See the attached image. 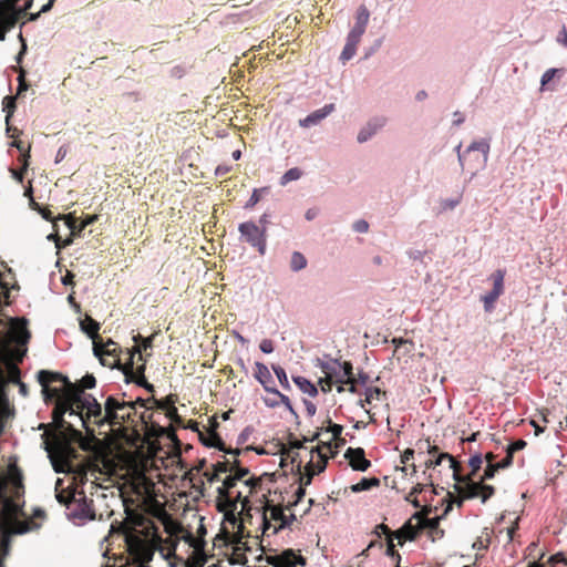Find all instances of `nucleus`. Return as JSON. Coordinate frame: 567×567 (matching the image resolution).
Returning a JSON list of instances; mask_svg holds the SVG:
<instances>
[{
    "instance_id": "f257e3e1",
    "label": "nucleus",
    "mask_w": 567,
    "mask_h": 567,
    "mask_svg": "<svg viewBox=\"0 0 567 567\" xmlns=\"http://www.w3.org/2000/svg\"><path fill=\"white\" fill-rule=\"evenodd\" d=\"M106 423L111 426H122L124 424L136 426L141 423L145 430L151 431L153 434L164 433V427L159 426L154 421V412L143 411L137 413L140 402L126 401L125 393L114 396L110 395L104 402Z\"/></svg>"
},
{
    "instance_id": "f03ea898",
    "label": "nucleus",
    "mask_w": 567,
    "mask_h": 567,
    "mask_svg": "<svg viewBox=\"0 0 567 567\" xmlns=\"http://www.w3.org/2000/svg\"><path fill=\"white\" fill-rule=\"evenodd\" d=\"M8 480L4 475L0 474V503L2 504L0 511V518L3 524L12 534H25L28 532L38 530L41 524L37 522L38 518L44 519L45 512L37 508L32 517L19 519V515H23L22 508L7 496Z\"/></svg>"
},
{
    "instance_id": "7ed1b4c3",
    "label": "nucleus",
    "mask_w": 567,
    "mask_h": 567,
    "mask_svg": "<svg viewBox=\"0 0 567 567\" xmlns=\"http://www.w3.org/2000/svg\"><path fill=\"white\" fill-rule=\"evenodd\" d=\"M75 386L76 384H70L69 388H56L48 384L47 388H42V393L47 403L54 401L52 419L56 427L59 430L66 429L72 431L75 435H81L79 431L74 430L72 425L68 424L64 420V414L69 413L70 409H72V401L76 398L74 392Z\"/></svg>"
},
{
    "instance_id": "20e7f679",
    "label": "nucleus",
    "mask_w": 567,
    "mask_h": 567,
    "mask_svg": "<svg viewBox=\"0 0 567 567\" xmlns=\"http://www.w3.org/2000/svg\"><path fill=\"white\" fill-rule=\"evenodd\" d=\"M237 482L238 481L230 473V475L224 480L221 486L217 488V508L219 512L225 514V519L230 523L236 522L235 513L237 509V503L240 502L244 509L249 504L248 497L243 496L241 492H238L235 497H231L230 491L236 486Z\"/></svg>"
},
{
    "instance_id": "39448f33",
    "label": "nucleus",
    "mask_w": 567,
    "mask_h": 567,
    "mask_svg": "<svg viewBox=\"0 0 567 567\" xmlns=\"http://www.w3.org/2000/svg\"><path fill=\"white\" fill-rule=\"evenodd\" d=\"M370 18V12L365 6H360L357 10L355 22L352 27L351 31L348 34L347 43L340 54V60L346 63L357 52V47L361 41V37L365 32L368 22Z\"/></svg>"
},
{
    "instance_id": "423d86ee",
    "label": "nucleus",
    "mask_w": 567,
    "mask_h": 567,
    "mask_svg": "<svg viewBox=\"0 0 567 567\" xmlns=\"http://www.w3.org/2000/svg\"><path fill=\"white\" fill-rule=\"evenodd\" d=\"M455 489L461 495L455 501L458 507L463 505L464 498L481 497L482 503H486L495 493L494 486L484 484L482 481L475 482L471 475H465L461 483L455 485Z\"/></svg>"
},
{
    "instance_id": "0eeeda50",
    "label": "nucleus",
    "mask_w": 567,
    "mask_h": 567,
    "mask_svg": "<svg viewBox=\"0 0 567 567\" xmlns=\"http://www.w3.org/2000/svg\"><path fill=\"white\" fill-rule=\"evenodd\" d=\"M127 360L121 367V371L127 383L142 384L146 383L145 378V360L141 353L140 346H135L126 351Z\"/></svg>"
},
{
    "instance_id": "6e6552de",
    "label": "nucleus",
    "mask_w": 567,
    "mask_h": 567,
    "mask_svg": "<svg viewBox=\"0 0 567 567\" xmlns=\"http://www.w3.org/2000/svg\"><path fill=\"white\" fill-rule=\"evenodd\" d=\"M112 532H120L125 536V544L128 553L140 559L150 555V549L145 538L140 536L133 528L124 522H115L111 525Z\"/></svg>"
},
{
    "instance_id": "1a4fd4ad",
    "label": "nucleus",
    "mask_w": 567,
    "mask_h": 567,
    "mask_svg": "<svg viewBox=\"0 0 567 567\" xmlns=\"http://www.w3.org/2000/svg\"><path fill=\"white\" fill-rule=\"evenodd\" d=\"M59 219H63L68 228L70 229L71 234L70 237L65 240L61 241V238L58 234L50 235L49 239H54L56 248H64L73 243L74 237H80L81 233L90 225L97 221L99 216L97 215H87L84 219L81 221L78 220V218L74 216L73 213H69L66 215H59Z\"/></svg>"
},
{
    "instance_id": "9d476101",
    "label": "nucleus",
    "mask_w": 567,
    "mask_h": 567,
    "mask_svg": "<svg viewBox=\"0 0 567 567\" xmlns=\"http://www.w3.org/2000/svg\"><path fill=\"white\" fill-rule=\"evenodd\" d=\"M241 241L248 244L264 256L267 249V229L266 226H258L255 221H245L239 224Z\"/></svg>"
},
{
    "instance_id": "9b49d317",
    "label": "nucleus",
    "mask_w": 567,
    "mask_h": 567,
    "mask_svg": "<svg viewBox=\"0 0 567 567\" xmlns=\"http://www.w3.org/2000/svg\"><path fill=\"white\" fill-rule=\"evenodd\" d=\"M331 450V442L322 443V445H318L316 449L310 451L311 458L305 466V475L301 476V482L305 485H309L316 474H319L326 470L328 457L327 454L322 450Z\"/></svg>"
},
{
    "instance_id": "f8f14e48",
    "label": "nucleus",
    "mask_w": 567,
    "mask_h": 567,
    "mask_svg": "<svg viewBox=\"0 0 567 567\" xmlns=\"http://www.w3.org/2000/svg\"><path fill=\"white\" fill-rule=\"evenodd\" d=\"M93 352L94 355L99 358L101 364L104 367L121 369L123 365L120 359L122 349L111 339H109L105 343L102 341V339L100 341H95Z\"/></svg>"
},
{
    "instance_id": "ddd939ff",
    "label": "nucleus",
    "mask_w": 567,
    "mask_h": 567,
    "mask_svg": "<svg viewBox=\"0 0 567 567\" xmlns=\"http://www.w3.org/2000/svg\"><path fill=\"white\" fill-rule=\"evenodd\" d=\"M20 0H0V41H4L7 32L16 27L22 10L17 7Z\"/></svg>"
},
{
    "instance_id": "4468645a",
    "label": "nucleus",
    "mask_w": 567,
    "mask_h": 567,
    "mask_svg": "<svg viewBox=\"0 0 567 567\" xmlns=\"http://www.w3.org/2000/svg\"><path fill=\"white\" fill-rule=\"evenodd\" d=\"M257 559L259 561L265 560L272 567H296L298 565L303 567L307 565V559L301 554H299V551H296L291 548L285 549L280 554L276 555H260Z\"/></svg>"
},
{
    "instance_id": "2eb2a0df",
    "label": "nucleus",
    "mask_w": 567,
    "mask_h": 567,
    "mask_svg": "<svg viewBox=\"0 0 567 567\" xmlns=\"http://www.w3.org/2000/svg\"><path fill=\"white\" fill-rule=\"evenodd\" d=\"M255 378L262 385V388L265 389L266 392L277 395L280 399V401L282 402V404L292 414H296V412L291 405L290 399L286 394L278 391L276 388L271 386V384H274V379H272V375L266 364H264L261 362L255 363Z\"/></svg>"
},
{
    "instance_id": "dca6fc26",
    "label": "nucleus",
    "mask_w": 567,
    "mask_h": 567,
    "mask_svg": "<svg viewBox=\"0 0 567 567\" xmlns=\"http://www.w3.org/2000/svg\"><path fill=\"white\" fill-rule=\"evenodd\" d=\"M269 518L278 523V526L274 527L272 534H276L278 533V530L289 527L292 524V522L296 520V516L293 514H290L289 516L285 515L281 506L267 505L262 514L264 534L271 527Z\"/></svg>"
},
{
    "instance_id": "f3484780",
    "label": "nucleus",
    "mask_w": 567,
    "mask_h": 567,
    "mask_svg": "<svg viewBox=\"0 0 567 567\" xmlns=\"http://www.w3.org/2000/svg\"><path fill=\"white\" fill-rule=\"evenodd\" d=\"M505 274L506 271L504 269H497L491 275L493 289L482 297L484 309L487 312L493 310L495 302L504 293Z\"/></svg>"
},
{
    "instance_id": "a211bd4d",
    "label": "nucleus",
    "mask_w": 567,
    "mask_h": 567,
    "mask_svg": "<svg viewBox=\"0 0 567 567\" xmlns=\"http://www.w3.org/2000/svg\"><path fill=\"white\" fill-rule=\"evenodd\" d=\"M217 426L218 423L216 422V420H214L210 427L206 429L205 432H199L200 442L208 447H216L219 451H223L227 454H234L235 456H238L241 451L227 449L226 444L224 443L219 434L216 432Z\"/></svg>"
},
{
    "instance_id": "6ab92c4d",
    "label": "nucleus",
    "mask_w": 567,
    "mask_h": 567,
    "mask_svg": "<svg viewBox=\"0 0 567 567\" xmlns=\"http://www.w3.org/2000/svg\"><path fill=\"white\" fill-rule=\"evenodd\" d=\"M27 323L28 321L24 318H14L10 320L8 332L10 341L19 346H25L29 342L31 334L27 329Z\"/></svg>"
},
{
    "instance_id": "aec40b11",
    "label": "nucleus",
    "mask_w": 567,
    "mask_h": 567,
    "mask_svg": "<svg viewBox=\"0 0 567 567\" xmlns=\"http://www.w3.org/2000/svg\"><path fill=\"white\" fill-rule=\"evenodd\" d=\"M73 503L76 505L73 515L80 519L93 520L95 513L93 508V501L87 499L84 492H78Z\"/></svg>"
},
{
    "instance_id": "412c9836",
    "label": "nucleus",
    "mask_w": 567,
    "mask_h": 567,
    "mask_svg": "<svg viewBox=\"0 0 567 567\" xmlns=\"http://www.w3.org/2000/svg\"><path fill=\"white\" fill-rule=\"evenodd\" d=\"M344 457L354 471L365 472L371 466V462L365 457L362 447H349L344 453Z\"/></svg>"
},
{
    "instance_id": "4be33fe9",
    "label": "nucleus",
    "mask_w": 567,
    "mask_h": 567,
    "mask_svg": "<svg viewBox=\"0 0 567 567\" xmlns=\"http://www.w3.org/2000/svg\"><path fill=\"white\" fill-rule=\"evenodd\" d=\"M74 392L76 398L74 401H72V409L69 411L70 415L82 413L85 410L93 408V404H100L92 394L82 393V389H80L78 385L75 386Z\"/></svg>"
},
{
    "instance_id": "5701e85b",
    "label": "nucleus",
    "mask_w": 567,
    "mask_h": 567,
    "mask_svg": "<svg viewBox=\"0 0 567 567\" xmlns=\"http://www.w3.org/2000/svg\"><path fill=\"white\" fill-rule=\"evenodd\" d=\"M176 401H177V395H175V394H169L164 400H157L154 396H151L148 399L137 398V402H140V406L144 408L145 411H147V412L150 410H154V409L162 410V411L166 412L168 406L171 408V406L175 405Z\"/></svg>"
},
{
    "instance_id": "b1692460",
    "label": "nucleus",
    "mask_w": 567,
    "mask_h": 567,
    "mask_svg": "<svg viewBox=\"0 0 567 567\" xmlns=\"http://www.w3.org/2000/svg\"><path fill=\"white\" fill-rule=\"evenodd\" d=\"M75 415L80 417V421H81L83 427L86 429V431H89L87 422L91 419H93V422L99 426L107 424L106 421H104L105 408L102 409L101 404H93V408L87 409L84 412L78 413Z\"/></svg>"
},
{
    "instance_id": "393cba45",
    "label": "nucleus",
    "mask_w": 567,
    "mask_h": 567,
    "mask_svg": "<svg viewBox=\"0 0 567 567\" xmlns=\"http://www.w3.org/2000/svg\"><path fill=\"white\" fill-rule=\"evenodd\" d=\"M336 106L333 103L326 104L322 109L316 110L310 113L305 118L299 120V125L301 127H310L319 124L322 120H324L329 114L334 111Z\"/></svg>"
},
{
    "instance_id": "a878e982",
    "label": "nucleus",
    "mask_w": 567,
    "mask_h": 567,
    "mask_svg": "<svg viewBox=\"0 0 567 567\" xmlns=\"http://www.w3.org/2000/svg\"><path fill=\"white\" fill-rule=\"evenodd\" d=\"M38 382L42 388H47L48 384L53 382H61L62 386L69 388L70 384H73L68 377L63 375L60 372H53L48 370H40L38 372Z\"/></svg>"
},
{
    "instance_id": "bb28decb",
    "label": "nucleus",
    "mask_w": 567,
    "mask_h": 567,
    "mask_svg": "<svg viewBox=\"0 0 567 567\" xmlns=\"http://www.w3.org/2000/svg\"><path fill=\"white\" fill-rule=\"evenodd\" d=\"M320 433L319 432H316L312 437L308 439V437H303V440H297V439H292V440H289L288 444H289V449H284L282 450V461L287 460L288 457L291 458V463H295L297 462V456H298V453L297 452H293L295 450H299V449H302L303 447V444L305 442H313L316 440H318Z\"/></svg>"
},
{
    "instance_id": "cd10ccee",
    "label": "nucleus",
    "mask_w": 567,
    "mask_h": 567,
    "mask_svg": "<svg viewBox=\"0 0 567 567\" xmlns=\"http://www.w3.org/2000/svg\"><path fill=\"white\" fill-rule=\"evenodd\" d=\"M4 477L8 480V484L10 483L12 485L13 495L16 497H20V495L24 492L21 471L16 465H12L9 468L8 476Z\"/></svg>"
},
{
    "instance_id": "c85d7f7f",
    "label": "nucleus",
    "mask_w": 567,
    "mask_h": 567,
    "mask_svg": "<svg viewBox=\"0 0 567 567\" xmlns=\"http://www.w3.org/2000/svg\"><path fill=\"white\" fill-rule=\"evenodd\" d=\"M385 124V118H374L370 121L358 134V142L363 143L367 142L370 137H372L381 127Z\"/></svg>"
},
{
    "instance_id": "c756f323",
    "label": "nucleus",
    "mask_w": 567,
    "mask_h": 567,
    "mask_svg": "<svg viewBox=\"0 0 567 567\" xmlns=\"http://www.w3.org/2000/svg\"><path fill=\"white\" fill-rule=\"evenodd\" d=\"M80 327L81 330L92 339L93 346L95 344V341L101 340V337L99 334L100 323L92 317L86 315L84 319L80 321Z\"/></svg>"
},
{
    "instance_id": "7c9ffc66",
    "label": "nucleus",
    "mask_w": 567,
    "mask_h": 567,
    "mask_svg": "<svg viewBox=\"0 0 567 567\" xmlns=\"http://www.w3.org/2000/svg\"><path fill=\"white\" fill-rule=\"evenodd\" d=\"M420 533L419 525H413L408 520L401 528L394 533V537L402 545L404 540H414Z\"/></svg>"
},
{
    "instance_id": "2f4dec72",
    "label": "nucleus",
    "mask_w": 567,
    "mask_h": 567,
    "mask_svg": "<svg viewBox=\"0 0 567 567\" xmlns=\"http://www.w3.org/2000/svg\"><path fill=\"white\" fill-rule=\"evenodd\" d=\"M188 539L190 542V545L195 548V553L197 554L196 557L193 558L192 561L186 563V567H203L207 559L203 551V544H199L198 540H196L192 534H188Z\"/></svg>"
},
{
    "instance_id": "473e14b6",
    "label": "nucleus",
    "mask_w": 567,
    "mask_h": 567,
    "mask_svg": "<svg viewBox=\"0 0 567 567\" xmlns=\"http://www.w3.org/2000/svg\"><path fill=\"white\" fill-rule=\"evenodd\" d=\"M436 458L440 460V464L445 460L450 461V467L453 470V477L457 484H460L462 478L465 476L461 474V464L449 453H440Z\"/></svg>"
},
{
    "instance_id": "72a5a7b5",
    "label": "nucleus",
    "mask_w": 567,
    "mask_h": 567,
    "mask_svg": "<svg viewBox=\"0 0 567 567\" xmlns=\"http://www.w3.org/2000/svg\"><path fill=\"white\" fill-rule=\"evenodd\" d=\"M413 518H416L420 520L419 528L420 530L423 528H430L431 530L435 532L436 534H440V536H443V530L439 529V520L437 518H423L421 513H415L413 515Z\"/></svg>"
},
{
    "instance_id": "f704fd0d",
    "label": "nucleus",
    "mask_w": 567,
    "mask_h": 567,
    "mask_svg": "<svg viewBox=\"0 0 567 567\" xmlns=\"http://www.w3.org/2000/svg\"><path fill=\"white\" fill-rule=\"evenodd\" d=\"M295 384L303 392L309 394L310 396H316L318 394V390L313 383H311L308 379L303 377H293L292 378Z\"/></svg>"
},
{
    "instance_id": "c9c22d12",
    "label": "nucleus",
    "mask_w": 567,
    "mask_h": 567,
    "mask_svg": "<svg viewBox=\"0 0 567 567\" xmlns=\"http://www.w3.org/2000/svg\"><path fill=\"white\" fill-rule=\"evenodd\" d=\"M380 486V480L378 477L362 478L360 482L351 486L353 493L371 489Z\"/></svg>"
},
{
    "instance_id": "e433bc0d",
    "label": "nucleus",
    "mask_w": 567,
    "mask_h": 567,
    "mask_svg": "<svg viewBox=\"0 0 567 567\" xmlns=\"http://www.w3.org/2000/svg\"><path fill=\"white\" fill-rule=\"evenodd\" d=\"M322 372L324 373L326 377L319 380V384H320L322 392L327 393V392L331 391L332 384H333L331 369H330L329 364H327V363L322 364Z\"/></svg>"
},
{
    "instance_id": "4c0bfd02",
    "label": "nucleus",
    "mask_w": 567,
    "mask_h": 567,
    "mask_svg": "<svg viewBox=\"0 0 567 567\" xmlns=\"http://www.w3.org/2000/svg\"><path fill=\"white\" fill-rule=\"evenodd\" d=\"M307 267L306 257L299 252L293 251L290 258V268L292 271H300Z\"/></svg>"
},
{
    "instance_id": "58836bf2",
    "label": "nucleus",
    "mask_w": 567,
    "mask_h": 567,
    "mask_svg": "<svg viewBox=\"0 0 567 567\" xmlns=\"http://www.w3.org/2000/svg\"><path fill=\"white\" fill-rule=\"evenodd\" d=\"M385 392L381 391L379 388H368L365 391V399L360 400V405L362 408L365 406V404H370L373 400H380L382 395H384Z\"/></svg>"
},
{
    "instance_id": "ea45409f",
    "label": "nucleus",
    "mask_w": 567,
    "mask_h": 567,
    "mask_svg": "<svg viewBox=\"0 0 567 567\" xmlns=\"http://www.w3.org/2000/svg\"><path fill=\"white\" fill-rule=\"evenodd\" d=\"M164 527L165 532L169 536L178 537V535L184 530L183 526L178 522L172 519L171 517L166 518V520L164 522Z\"/></svg>"
},
{
    "instance_id": "a19ab883",
    "label": "nucleus",
    "mask_w": 567,
    "mask_h": 567,
    "mask_svg": "<svg viewBox=\"0 0 567 567\" xmlns=\"http://www.w3.org/2000/svg\"><path fill=\"white\" fill-rule=\"evenodd\" d=\"M302 176V171L298 167L288 169L280 178V185L286 186L292 181H297Z\"/></svg>"
},
{
    "instance_id": "79ce46f5",
    "label": "nucleus",
    "mask_w": 567,
    "mask_h": 567,
    "mask_svg": "<svg viewBox=\"0 0 567 567\" xmlns=\"http://www.w3.org/2000/svg\"><path fill=\"white\" fill-rule=\"evenodd\" d=\"M268 192V187L255 188L250 198L247 200L245 208L250 209L255 207L261 199L262 194Z\"/></svg>"
},
{
    "instance_id": "37998d69",
    "label": "nucleus",
    "mask_w": 567,
    "mask_h": 567,
    "mask_svg": "<svg viewBox=\"0 0 567 567\" xmlns=\"http://www.w3.org/2000/svg\"><path fill=\"white\" fill-rule=\"evenodd\" d=\"M272 370H274L275 374L277 375L280 385L285 390H290L291 386H290V383L288 381V377H287V373H286L285 369L279 367V365H272Z\"/></svg>"
},
{
    "instance_id": "c03bdc74",
    "label": "nucleus",
    "mask_w": 567,
    "mask_h": 567,
    "mask_svg": "<svg viewBox=\"0 0 567 567\" xmlns=\"http://www.w3.org/2000/svg\"><path fill=\"white\" fill-rule=\"evenodd\" d=\"M472 151L481 152L484 156V161H486L489 151V144L486 141H475L467 148L468 153Z\"/></svg>"
},
{
    "instance_id": "a18cd8bd",
    "label": "nucleus",
    "mask_w": 567,
    "mask_h": 567,
    "mask_svg": "<svg viewBox=\"0 0 567 567\" xmlns=\"http://www.w3.org/2000/svg\"><path fill=\"white\" fill-rule=\"evenodd\" d=\"M231 474L235 476L237 481H244L245 477L249 475V470L246 467H240L239 461L235 457L233 461Z\"/></svg>"
},
{
    "instance_id": "49530a36",
    "label": "nucleus",
    "mask_w": 567,
    "mask_h": 567,
    "mask_svg": "<svg viewBox=\"0 0 567 567\" xmlns=\"http://www.w3.org/2000/svg\"><path fill=\"white\" fill-rule=\"evenodd\" d=\"M482 464H483V457L481 454H475L470 458L468 465L471 467V473L468 475H471L472 480H474V476L482 467Z\"/></svg>"
},
{
    "instance_id": "de8ad7c7",
    "label": "nucleus",
    "mask_w": 567,
    "mask_h": 567,
    "mask_svg": "<svg viewBox=\"0 0 567 567\" xmlns=\"http://www.w3.org/2000/svg\"><path fill=\"white\" fill-rule=\"evenodd\" d=\"M213 470L217 473V475L219 476V474H223V473H227V472H230L234 470L233 467V462L226 460V461H223V462H217L216 464L213 465Z\"/></svg>"
},
{
    "instance_id": "09e8293b",
    "label": "nucleus",
    "mask_w": 567,
    "mask_h": 567,
    "mask_svg": "<svg viewBox=\"0 0 567 567\" xmlns=\"http://www.w3.org/2000/svg\"><path fill=\"white\" fill-rule=\"evenodd\" d=\"M342 368H343V375L346 377V380H337V382H340V383H352V379H354L353 377V368H352V364L351 362L349 361H344L343 364H342Z\"/></svg>"
},
{
    "instance_id": "8fccbe9b",
    "label": "nucleus",
    "mask_w": 567,
    "mask_h": 567,
    "mask_svg": "<svg viewBox=\"0 0 567 567\" xmlns=\"http://www.w3.org/2000/svg\"><path fill=\"white\" fill-rule=\"evenodd\" d=\"M560 72L558 69H548L542 76L540 80V90L544 91L549 82L555 78V75Z\"/></svg>"
},
{
    "instance_id": "3c124183",
    "label": "nucleus",
    "mask_w": 567,
    "mask_h": 567,
    "mask_svg": "<svg viewBox=\"0 0 567 567\" xmlns=\"http://www.w3.org/2000/svg\"><path fill=\"white\" fill-rule=\"evenodd\" d=\"M29 157H30V154H28V155H23V156H22L23 165H22V168H21L20 171L11 169L13 177H14L19 183H22V182H23V178H24V172L27 171V168H28V166H29V163H28V158H29Z\"/></svg>"
},
{
    "instance_id": "603ef678",
    "label": "nucleus",
    "mask_w": 567,
    "mask_h": 567,
    "mask_svg": "<svg viewBox=\"0 0 567 567\" xmlns=\"http://www.w3.org/2000/svg\"><path fill=\"white\" fill-rule=\"evenodd\" d=\"M80 389H82V392L85 389H93L96 385V379L92 374H86L81 379L80 384H76Z\"/></svg>"
},
{
    "instance_id": "864d4df0",
    "label": "nucleus",
    "mask_w": 567,
    "mask_h": 567,
    "mask_svg": "<svg viewBox=\"0 0 567 567\" xmlns=\"http://www.w3.org/2000/svg\"><path fill=\"white\" fill-rule=\"evenodd\" d=\"M78 492H73L71 494H65L64 491L56 494V499L60 504L69 506L75 499Z\"/></svg>"
},
{
    "instance_id": "5fc2aeb1",
    "label": "nucleus",
    "mask_w": 567,
    "mask_h": 567,
    "mask_svg": "<svg viewBox=\"0 0 567 567\" xmlns=\"http://www.w3.org/2000/svg\"><path fill=\"white\" fill-rule=\"evenodd\" d=\"M165 415L166 417H168L173 423L177 424V425H182L183 424V419L182 416L178 414V411H177V408L174 405V406H168L167 411L165 412Z\"/></svg>"
},
{
    "instance_id": "6e6d98bb",
    "label": "nucleus",
    "mask_w": 567,
    "mask_h": 567,
    "mask_svg": "<svg viewBox=\"0 0 567 567\" xmlns=\"http://www.w3.org/2000/svg\"><path fill=\"white\" fill-rule=\"evenodd\" d=\"M244 484L249 488V491H248L249 494H252L258 488H260V486H261V478L260 477L251 476V477H248L247 480H245Z\"/></svg>"
},
{
    "instance_id": "4d7b16f0",
    "label": "nucleus",
    "mask_w": 567,
    "mask_h": 567,
    "mask_svg": "<svg viewBox=\"0 0 567 567\" xmlns=\"http://www.w3.org/2000/svg\"><path fill=\"white\" fill-rule=\"evenodd\" d=\"M328 423H329V425L327 427V432L332 433V440L340 439L342 431H343L342 425L332 423L331 420H328Z\"/></svg>"
},
{
    "instance_id": "13d9d810",
    "label": "nucleus",
    "mask_w": 567,
    "mask_h": 567,
    "mask_svg": "<svg viewBox=\"0 0 567 567\" xmlns=\"http://www.w3.org/2000/svg\"><path fill=\"white\" fill-rule=\"evenodd\" d=\"M513 455L514 454L506 449V456L502 461L495 463L496 468L504 470L509 467L513 464Z\"/></svg>"
},
{
    "instance_id": "bf43d9fd",
    "label": "nucleus",
    "mask_w": 567,
    "mask_h": 567,
    "mask_svg": "<svg viewBox=\"0 0 567 567\" xmlns=\"http://www.w3.org/2000/svg\"><path fill=\"white\" fill-rule=\"evenodd\" d=\"M18 71H19V76H18V82H19L18 94H20L21 92L27 91L29 85H28V83L25 81V71L22 68H19Z\"/></svg>"
},
{
    "instance_id": "052dcab7",
    "label": "nucleus",
    "mask_w": 567,
    "mask_h": 567,
    "mask_svg": "<svg viewBox=\"0 0 567 567\" xmlns=\"http://www.w3.org/2000/svg\"><path fill=\"white\" fill-rule=\"evenodd\" d=\"M4 103H6V104H4V111H7V117H6V120H7V122H8V121H9V118H10V116H11V115H12V113H13L14 107H16V105H14V97H12V96H7V97H4Z\"/></svg>"
},
{
    "instance_id": "680f3d73",
    "label": "nucleus",
    "mask_w": 567,
    "mask_h": 567,
    "mask_svg": "<svg viewBox=\"0 0 567 567\" xmlns=\"http://www.w3.org/2000/svg\"><path fill=\"white\" fill-rule=\"evenodd\" d=\"M497 471H499V470L496 468V464H487V466L484 471V475L481 478V481L484 482L485 480L493 478Z\"/></svg>"
},
{
    "instance_id": "e2e57ef3",
    "label": "nucleus",
    "mask_w": 567,
    "mask_h": 567,
    "mask_svg": "<svg viewBox=\"0 0 567 567\" xmlns=\"http://www.w3.org/2000/svg\"><path fill=\"white\" fill-rule=\"evenodd\" d=\"M375 535L378 537H381V534H384L389 537H394V533L391 532V529L385 525V524H379L377 525L375 527V530H374Z\"/></svg>"
},
{
    "instance_id": "0e129e2a",
    "label": "nucleus",
    "mask_w": 567,
    "mask_h": 567,
    "mask_svg": "<svg viewBox=\"0 0 567 567\" xmlns=\"http://www.w3.org/2000/svg\"><path fill=\"white\" fill-rule=\"evenodd\" d=\"M460 202H461V197H457L455 199H444L441 203V208L443 210L453 209L454 207H456L460 204Z\"/></svg>"
},
{
    "instance_id": "69168bd1",
    "label": "nucleus",
    "mask_w": 567,
    "mask_h": 567,
    "mask_svg": "<svg viewBox=\"0 0 567 567\" xmlns=\"http://www.w3.org/2000/svg\"><path fill=\"white\" fill-rule=\"evenodd\" d=\"M526 444H527V443H526L524 440H522V439H520V440H517V441H515L514 443L509 444V445L507 446V450H508L511 453H513V454H514L515 452H517V451H520V450L525 449Z\"/></svg>"
},
{
    "instance_id": "338daca9",
    "label": "nucleus",
    "mask_w": 567,
    "mask_h": 567,
    "mask_svg": "<svg viewBox=\"0 0 567 567\" xmlns=\"http://www.w3.org/2000/svg\"><path fill=\"white\" fill-rule=\"evenodd\" d=\"M547 563L551 564V565H555L558 563L567 564V558L564 555V553H557V554L550 556Z\"/></svg>"
},
{
    "instance_id": "774afa93",
    "label": "nucleus",
    "mask_w": 567,
    "mask_h": 567,
    "mask_svg": "<svg viewBox=\"0 0 567 567\" xmlns=\"http://www.w3.org/2000/svg\"><path fill=\"white\" fill-rule=\"evenodd\" d=\"M259 348L264 353H271L274 351V343L269 339H264L260 342Z\"/></svg>"
}]
</instances>
